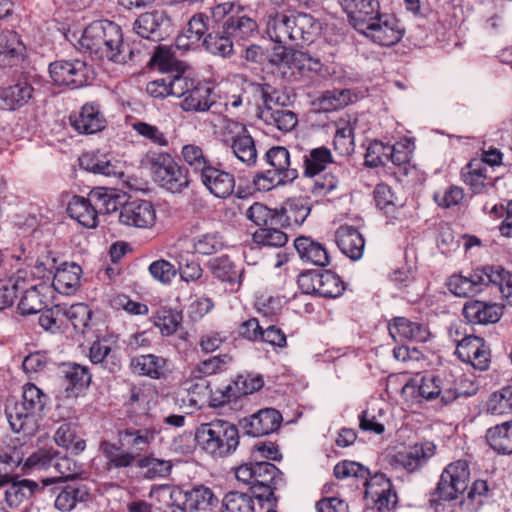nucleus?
<instances>
[{
	"label": "nucleus",
	"mask_w": 512,
	"mask_h": 512,
	"mask_svg": "<svg viewBox=\"0 0 512 512\" xmlns=\"http://www.w3.org/2000/svg\"><path fill=\"white\" fill-rule=\"evenodd\" d=\"M287 241V234L273 226L259 228L253 234V242L260 246L283 247Z\"/></svg>",
	"instance_id": "62"
},
{
	"label": "nucleus",
	"mask_w": 512,
	"mask_h": 512,
	"mask_svg": "<svg viewBox=\"0 0 512 512\" xmlns=\"http://www.w3.org/2000/svg\"><path fill=\"white\" fill-rule=\"evenodd\" d=\"M373 195L376 206L386 214L392 213L396 208L402 207L404 204L403 199L398 193L385 183L377 184Z\"/></svg>",
	"instance_id": "55"
},
{
	"label": "nucleus",
	"mask_w": 512,
	"mask_h": 512,
	"mask_svg": "<svg viewBox=\"0 0 512 512\" xmlns=\"http://www.w3.org/2000/svg\"><path fill=\"white\" fill-rule=\"evenodd\" d=\"M333 58L332 47L321 41L306 51L295 50L290 56L291 76L296 81L308 83L315 77H326L329 74L327 63Z\"/></svg>",
	"instance_id": "8"
},
{
	"label": "nucleus",
	"mask_w": 512,
	"mask_h": 512,
	"mask_svg": "<svg viewBox=\"0 0 512 512\" xmlns=\"http://www.w3.org/2000/svg\"><path fill=\"white\" fill-rule=\"evenodd\" d=\"M93 190L94 192H97L96 196H100L96 202L98 208H100V214L118 213L119 222L128 225V213L126 208L128 199L126 198V195H119L114 191L103 187H97Z\"/></svg>",
	"instance_id": "34"
},
{
	"label": "nucleus",
	"mask_w": 512,
	"mask_h": 512,
	"mask_svg": "<svg viewBox=\"0 0 512 512\" xmlns=\"http://www.w3.org/2000/svg\"><path fill=\"white\" fill-rule=\"evenodd\" d=\"M62 315L68 319L76 332L84 333L89 327L92 310L85 303H75L64 309Z\"/></svg>",
	"instance_id": "58"
},
{
	"label": "nucleus",
	"mask_w": 512,
	"mask_h": 512,
	"mask_svg": "<svg viewBox=\"0 0 512 512\" xmlns=\"http://www.w3.org/2000/svg\"><path fill=\"white\" fill-rule=\"evenodd\" d=\"M244 215L248 220L253 222L260 228L276 225L277 209L272 210L266 205L255 202L248 209H246Z\"/></svg>",
	"instance_id": "60"
},
{
	"label": "nucleus",
	"mask_w": 512,
	"mask_h": 512,
	"mask_svg": "<svg viewBox=\"0 0 512 512\" xmlns=\"http://www.w3.org/2000/svg\"><path fill=\"white\" fill-rule=\"evenodd\" d=\"M195 439L199 447L214 458L232 454L239 445L238 429L224 420L202 424Z\"/></svg>",
	"instance_id": "7"
},
{
	"label": "nucleus",
	"mask_w": 512,
	"mask_h": 512,
	"mask_svg": "<svg viewBox=\"0 0 512 512\" xmlns=\"http://www.w3.org/2000/svg\"><path fill=\"white\" fill-rule=\"evenodd\" d=\"M130 126L136 135L147 143L157 147H167L170 144L167 133L162 131L158 126L134 119Z\"/></svg>",
	"instance_id": "53"
},
{
	"label": "nucleus",
	"mask_w": 512,
	"mask_h": 512,
	"mask_svg": "<svg viewBox=\"0 0 512 512\" xmlns=\"http://www.w3.org/2000/svg\"><path fill=\"white\" fill-rule=\"evenodd\" d=\"M282 422V415L273 408L261 409L241 421L242 428L248 435L260 437L277 431Z\"/></svg>",
	"instance_id": "22"
},
{
	"label": "nucleus",
	"mask_w": 512,
	"mask_h": 512,
	"mask_svg": "<svg viewBox=\"0 0 512 512\" xmlns=\"http://www.w3.org/2000/svg\"><path fill=\"white\" fill-rule=\"evenodd\" d=\"M357 31L374 43L386 47L397 44L404 33L399 20L394 15L381 14L380 12L358 28Z\"/></svg>",
	"instance_id": "11"
},
{
	"label": "nucleus",
	"mask_w": 512,
	"mask_h": 512,
	"mask_svg": "<svg viewBox=\"0 0 512 512\" xmlns=\"http://www.w3.org/2000/svg\"><path fill=\"white\" fill-rule=\"evenodd\" d=\"M470 471L468 463L458 460L450 463L442 472L435 491L429 500L432 507L437 508L443 501L458 498L468 487Z\"/></svg>",
	"instance_id": "9"
},
{
	"label": "nucleus",
	"mask_w": 512,
	"mask_h": 512,
	"mask_svg": "<svg viewBox=\"0 0 512 512\" xmlns=\"http://www.w3.org/2000/svg\"><path fill=\"white\" fill-rule=\"evenodd\" d=\"M90 69L86 62L78 59L57 60L49 65V74L59 86L72 89L83 87L88 83Z\"/></svg>",
	"instance_id": "14"
},
{
	"label": "nucleus",
	"mask_w": 512,
	"mask_h": 512,
	"mask_svg": "<svg viewBox=\"0 0 512 512\" xmlns=\"http://www.w3.org/2000/svg\"><path fill=\"white\" fill-rule=\"evenodd\" d=\"M224 28L226 34L240 39H245L255 32L257 24L249 17L231 15L226 20Z\"/></svg>",
	"instance_id": "59"
},
{
	"label": "nucleus",
	"mask_w": 512,
	"mask_h": 512,
	"mask_svg": "<svg viewBox=\"0 0 512 512\" xmlns=\"http://www.w3.org/2000/svg\"><path fill=\"white\" fill-rule=\"evenodd\" d=\"M207 268L215 279L223 283L229 292H237L242 285L243 269L237 267L228 256L212 258Z\"/></svg>",
	"instance_id": "21"
},
{
	"label": "nucleus",
	"mask_w": 512,
	"mask_h": 512,
	"mask_svg": "<svg viewBox=\"0 0 512 512\" xmlns=\"http://www.w3.org/2000/svg\"><path fill=\"white\" fill-rule=\"evenodd\" d=\"M462 313L473 324L496 323L502 316V307L496 303L471 300L465 303Z\"/></svg>",
	"instance_id": "30"
},
{
	"label": "nucleus",
	"mask_w": 512,
	"mask_h": 512,
	"mask_svg": "<svg viewBox=\"0 0 512 512\" xmlns=\"http://www.w3.org/2000/svg\"><path fill=\"white\" fill-rule=\"evenodd\" d=\"M320 23L306 13L270 12L266 16L265 31L275 43L310 45L320 33Z\"/></svg>",
	"instance_id": "2"
},
{
	"label": "nucleus",
	"mask_w": 512,
	"mask_h": 512,
	"mask_svg": "<svg viewBox=\"0 0 512 512\" xmlns=\"http://www.w3.org/2000/svg\"><path fill=\"white\" fill-rule=\"evenodd\" d=\"M79 164L83 169L95 174L114 177H122L124 175V172L116 163L102 159L94 153H83L79 157Z\"/></svg>",
	"instance_id": "49"
},
{
	"label": "nucleus",
	"mask_w": 512,
	"mask_h": 512,
	"mask_svg": "<svg viewBox=\"0 0 512 512\" xmlns=\"http://www.w3.org/2000/svg\"><path fill=\"white\" fill-rule=\"evenodd\" d=\"M420 396L423 400H432L441 397V401L445 404L452 402L458 397V394L451 389L443 390L440 387V379L434 375L422 377L419 382Z\"/></svg>",
	"instance_id": "52"
},
{
	"label": "nucleus",
	"mask_w": 512,
	"mask_h": 512,
	"mask_svg": "<svg viewBox=\"0 0 512 512\" xmlns=\"http://www.w3.org/2000/svg\"><path fill=\"white\" fill-rule=\"evenodd\" d=\"M181 160L190 168L193 172L201 175L206 170L212 161L204 150L202 145L196 143H188L182 146L180 152Z\"/></svg>",
	"instance_id": "46"
},
{
	"label": "nucleus",
	"mask_w": 512,
	"mask_h": 512,
	"mask_svg": "<svg viewBox=\"0 0 512 512\" xmlns=\"http://www.w3.org/2000/svg\"><path fill=\"white\" fill-rule=\"evenodd\" d=\"M33 87L27 82H18L5 88L1 94V99L5 108L10 110L18 109L31 99Z\"/></svg>",
	"instance_id": "50"
},
{
	"label": "nucleus",
	"mask_w": 512,
	"mask_h": 512,
	"mask_svg": "<svg viewBox=\"0 0 512 512\" xmlns=\"http://www.w3.org/2000/svg\"><path fill=\"white\" fill-rule=\"evenodd\" d=\"M294 247L299 257L306 263L320 267H325L330 263V255L326 247L310 237L296 238Z\"/></svg>",
	"instance_id": "33"
},
{
	"label": "nucleus",
	"mask_w": 512,
	"mask_h": 512,
	"mask_svg": "<svg viewBox=\"0 0 512 512\" xmlns=\"http://www.w3.org/2000/svg\"><path fill=\"white\" fill-rule=\"evenodd\" d=\"M92 189L86 197L74 195L68 202L67 214L86 229H95L99 225L100 208L97 201L100 196Z\"/></svg>",
	"instance_id": "15"
},
{
	"label": "nucleus",
	"mask_w": 512,
	"mask_h": 512,
	"mask_svg": "<svg viewBox=\"0 0 512 512\" xmlns=\"http://www.w3.org/2000/svg\"><path fill=\"white\" fill-rule=\"evenodd\" d=\"M267 163L273 167V171L286 178V181H294L298 177L297 169L290 167V153L283 146H274L266 154Z\"/></svg>",
	"instance_id": "44"
},
{
	"label": "nucleus",
	"mask_w": 512,
	"mask_h": 512,
	"mask_svg": "<svg viewBox=\"0 0 512 512\" xmlns=\"http://www.w3.org/2000/svg\"><path fill=\"white\" fill-rule=\"evenodd\" d=\"M128 428L118 430L117 436L101 440L99 450L106 459L105 469L113 475L128 468Z\"/></svg>",
	"instance_id": "16"
},
{
	"label": "nucleus",
	"mask_w": 512,
	"mask_h": 512,
	"mask_svg": "<svg viewBox=\"0 0 512 512\" xmlns=\"http://www.w3.org/2000/svg\"><path fill=\"white\" fill-rule=\"evenodd\" d=\"M485 410L497 416L512 414V384L491 393L485 402Z\"/></svg>",
	"instance_id": "54"
},
{
	"label": "nucleus",
	"mask_w": 512,
	"mask_h": 512,
	"mask_svg": "<svg viewBox=\"0 0 512 512\" xmlns=\"http://www.w3.org/2000/svg\"><path fill=\"white\" fill-rule=\"evenodd\" d=\"M57 478H43L41 493L54 498V507L61 512H70L78 503L87 502L90 492L85 484L59 482Z\"/></svg>",
	"instance_id": "10"
},
{
	"label": "nucleus",
	"mask_w": 512,
	"mask_h": 512,
	"mask_svg": "<svg viewBox=\"0 0 512 512\" xmlns=\"http://www.w3.org/2000/svg\"><path fill=\"white\" fill-rule=\"evenodd\" d=\"M80 48L97 60L121 62L123 34L121 27L109 20L90 23L79 40Z\"/></svg>",
	"instance_id": "4"
},
{
	"label": "nucleus",
	"mask_w": 512,
	"mask_h": 512,
	"mask_svg": "<svg viewBox=\"0 0 512 512\" xmlns=\"http://www.w3.org/2000/svg\"><path fill=\"white\" fill-rule=\"evenodd\" d=\"M485 439L499 454H512V420L495 425L486 431Z\"/></svg>",
	"instance_id": "41"
},
{
	"label": "nucleus",
	"mask_w": 512,
	"mask_h": 512,
	"mask_svg": "<svg viewBox=\"0 0 512 512\" xmlns=\"http://www.w3.org/2000/svg\"><path fill=\"white\" fill-rule=\"evenodd\" d=\"M219 503L212 489L198 485L184 493L182 512H211Z\"/></svg>",
	"instance_id": "28"
},
{
	"label": "nucleus",
	"mask_w": 512,
	"mask_h": 512,
	"mask_svg": "<svg viewBox=\"0 0 512 512\" xmlns=\"http://www.w3.org/2000/svg\"><path fill=\"white\" fill-rule=\"evenodd\" d=\"M254 469L256 473L251 492L259 500H269L283 482V474L274 464L266 461L256 462Z\"/></svg>",
	"instance_id": "18"
},
{
	"label": "nucleus",
	"mask_w": 512,
	"mask_h": 512,
	"mask_svg": "<svg viewBox=\"0 0 512 512\" xmlns=\"http://www.w3.org/2000/svg\"><path fill=\"white\" fill-rule=\"evenodd\" d=\"M344 290L345 284L337 274L328 270L321 273L317 295L324 298H336L342 295Z\"/></svg>",
	"instance_id": "63"
},
{
	"label": "nucleus",
	"mask_w": 512,
	"mask_h": 512,
	"mask_svg": "<svg viewBox=\"0 0 512 512\" xmlns=\"http://www.w3.org/2000/svg\"><path fill=\"white\" fill-rule=\"evenodd\" d=\"M89 358L93 364H100L110 373H116L121 369V360L112 349L109 339L95 340L90 347Z\"/></svg>",
	"instance_id": "36"
},
{
	"label": "nucleus",
	"mask_w": 512,
	"mask_h": 512,
	"mask_svg": "<svg viewBox=\"0 0 512 512\" xmlns=\"http://www.w3.org/2000/svg\"><path fill=\"white\" fill-rule=\"evenodd\" d=\"M263 91L264 108L261 111V118L268 124L275 126L282 132H289L298 123L297 115L291 110L278 107V97Z\"/></svg>",
	"instance_id": "20"
},
{
	"label": "nucleus",
	"mask_w": 512,
	"mask_h": 512,
	"mask_svg": "<svg viewBox=\"0 0 512 512\" xmlns=\"http://www.w3.org/2000/svg\"><path fill=\"white\" fill-rule=\"evenodd\" d=\"M310 211L311 208L307 198H289L277 210L276 225L285 228L299 227L306 220Z\"/></svg>",
	"instance_id": "24"
},
{
	"label": "nucleus",
	"mask_w": 512,
	"mask_h": 512,
	"mask_svg": "<svg viewBox=\"0 0 512 512\" xmlns=\"http://www.w3.org/2000/svg\"><path fill=\"white\" fill-rule=\"evenodd\" d=\"M493 170L489 169L483 161L471 159L460 171L462 182L475 195L493 194L497 195V176L492 175Z\"/></svg>",
	"instance_id": "13"
},
{
	"label": "nucleus",
	"mask_w": 512,
	"mask_h": 512,
	"mask_svg": "<svg viewBox=\"0 0 512 512\" xmlns=\"http://www.w3.org/2000/svg\"><path fill=\"white\" fill-rule=\"evenodd\" d=\"M25 46L15 31L0 32V67H13L24 57Z\"/></svg>",
	"instance_id": "32"
},
{
	"label": "nucleus",
	"mask_w": 512,
	"mask_h": 512,
	"mask_svg": "<svg viewBox=\"0 0 512 512\" xmlns=\"http://www.w3.org/2000/svg\"><path fill=\"white\" fill-rule=\"evenodd\" d=\"M57 451L54 447L38 448L24 461L22 470L27 472L31 469L45 471L53 469Z\"/></svg>",
	"instance_id": "56"
},
{
	"label": "nucleus",
	"mask_w": 512,
	"mask_h": 512,
	"mask_svg": "<svg viewBox=\"0 0 512 512\" xmlns=\"http://www.w3.org/2000/svg\"><path fill=\"white\" fill-rule=\"evenodd\" d=\"M201 183L217 198H228L234 192L236 180L232 173L224 171L213 163L200 175Z\"/></svg>",
	"instance_id": "23"
},
{
	"label": "nucleus",
	"mask_w": 512,
	"mask_h": 512,
	"mask_svg": "<svg viewBox=\"0 0 512 512\" xmlns=\"http://www.w3.org/2000/svg\"><path fill=\"white\" fill-rule=\"evenodd\" d=\"M332 161V154L328 148L321 146L311 149L303 157L304 175L314 177L320 174Z\"/></svg>",
	"instance_id": "51"
},
{
	"label": "nucleus",
	"mask_w": 512,
	"mask_h": 512,
	"mask_svg": "<svg viewBox=\"0 0 512 512\" xmlns=\"http://www.w3.org/2000/svg\"><path fill=\"white\" fill-rule=\"evenodd\" d=\"M138 168L149 171L155 183L173 194L183 193L192 183L189 168L167 152L148 150L141 156Z\"/></svg>",
	"instance_id": "3"
},
{
	"label": "nucleus",
	"mask_w": 512,
	"mask_h": 512,
	"mask_svg": "<svg viewBox=\"0 0 512 512\" xmlns=\"http://www.w3.org/2000/svg\"><path fill=\"white\" fill-rule=\"evenodd\" d=\"M455 341L457 342L455 353L462 362L468 363L480 371L488 369L491 354L483 338L467 335L461 340L455 339Z\"/></svg>",
	"instance_id": "17"
},
{
	"label": "nucleus",
	"mask_w": 512,
	"mask_h": 512,
	"mask_svg": "<svg viewBox=\"0 0 512 512\" xmlns=\"http://www.w3.org/2000/svg\"><path fill=\"white\" fill-rule=\"evenodd\" d=\"M339 3L356 30L377 15L380 9L378 0H339Z\"/></svg>",
	"instance_id": "31"
},
{
	"label": "nucleus",
	"mask_w": 512,
	"mask_h": 512,
	"mask_svg": "<svg viewBox=\"0 0 512 512\" xmlns=\"http://www.w3.org/2000/svg\"><path fill=\"white\" fill-rule=\"evenodd\" d=\"M5 486H7L5 500L10 507H17L36 491L41 493V486L37 482L28 479L16 480L13 478Z\"/></svg>",
	"instance_id": "43"
},
{
	"label": "nucleus",
	"mask_w": 512,
	"mask_h": 512,
	"mask_svg": "<svg viewBox=\"0 0 512 512\" xmlns=\"http://www.w3.org/2000/svg\"><path fill=\"white\" fill-rule=\"evenodd\" d=\"M133 373L151 379H161L167 372V359L154 354L135 356L130 360Z\"/></svg>",
	"instance_id": "38"
},
{
	"label": "nucleus",
	"mask_w": 512,
	"mask_h": 512,
	"mask_svg": "<svg viewBox=\"0 0 512 512\" xmlns=\"http://www.w3.org/2000/svg\"><path fill=\"white\" fill-rule=\"evenodd\" d=\"M60 372L67 398L79 396L91 382L89 369L77 363L62 364Z\"/></svg>",
	"instance_id": "25"
},
{
	"label": "nucleus",
	"mask_w": 512,
	"mask_h": 512,
	"mask_svg": "<svg viewBox=\"0 0 512 512\" xmlns=\"http://www.w3.org/2000/svg\"><path fill=\"white\" fill-rule=\"evenodd\" d=\"M151 68H156L161 72L173 73L186 69L184 62L178 60L172 46L158 45L149 61Z\"/></svg>",
	"instance_id": "42"
},
{
	"label": "nucleus",
	"mask_w": 512,
	"mask_h": 512,
	"mask_svg": "<svg viewBox=\"0 0 512 512\" xmlns=\"http://www.w3.org/2000/svg\"><path fill=\"white\" fill-rule=\"evenodd\" d=\"M81 275V266L76 263H64L55 271L52 287L60 294L71 295L78 289Z\"/></svg>",
	"instance_id": "35"
},
{
	"label": "nucleus",
	"mask_w": 512,
	"mask_h": 512,
	"mask_svg": "<svg viewBox=\"0 0 512 512\" xmlns=\"http://www.w3.org/2000/svg\"><path fill=\"white\" fill-rule=\"evenodd\" d=\"M351 101V93L346 89H333L324 92L318 99L319 107L329 112L342 109Z\"/></svg>",
	"instance_id": "61"
},
{
	"label": "nucleus",
	"mask_w": 512,
	"mask_h": 512,
	"mask_svg": "<svg viewBox=\"0 0 512 512\" xmlns=\"http://www.w3.org/2000/svg\"><path fill=\"white\" fill-rule=\"evenodd\" d=\"M156 222V211L153 204L147 200L130 202V225L136 228H152Z\"/></svg>",
	"instance_id": "47"
},
{
	"label": "nucleus",
	"mask_w": 512,
	"mask_h": 512,
	"mask_svg": "<svg viewBox=\"0 0 512 512\" xmlns=\"http://www.w3.org/2000/svg\"><path fill=\"white\" fill-rule=\"evenodd\" d=\"M223 506L226 512H254L253 496L247 493L232 491L225 495Z\"/></svg>",
	"instance_id": "64"
},
{
	"label": "nucleus",
	"mask_w": 512,
	"mask_h": 512,
	"mask_svg": "<svg viewBox=\"0 0 512 512\" xmlns=\"http://www.w3.org/2000/svg\"><path fill=\"white\" fill-rule=\"evenodd\" d=\"M334 476L339 480L354 479L365 486V499L373 504L378 512H389L397 504V495L392 483L382 473L370 476V471L362 464L343 460L338 462L333 469Z\"/></svg>",
	"instance_id": "1"
},
{
	"label": "nucleus",
	"mask_w": 512,
	"mask_h": 512,
	"mask_svg": "<svg viewBox=\"0 0 512 512\" xmlns=\"http://www.w3.org/2000/svg\"><path fill=\"white\" fill-rule=\"evenodd\" d=\"M432 442L416 443L404 451L394 455V462L408 472H414L423 466L435 454Z\"/></svg>",
	"instance_id": "27"
},
{
	"label": "nucleus",
	"mask_w": 512,
	"mask_h": 512,
	"mask_svg": "<svg viewBox=\"0 0 512 512\" xmlns=\"http://www.w3.org/2000/svg\"><path fill=\"white\" fill-rule=\"evenodd\" d=\"M491 287H496L503 300L512 306V273L502 266L491 265Z\"/></svg>",
	"instance_id": "57"
},
{
	"label": "nucleus",
	"mask_w": 512,
	"mask_h": 512,
	"mask_svg": "<svg viewBox=\"0 0 512 512\" xmlns=\"http://www.w3.org/2000/svg\"><path fill=\"white\" fill-rule=\"evenodd\" d=\"M233 357L227 353L209 357L197 363L191 370V376L202 379L211 375L222 373L228 369Z\"/></svg>",
	"instance_id": "48"
},
{
	"label": "nucleus",
	"mask_w": 512,
	"mask_h": 512,
	"mask_svg": "<svg viewBox=\"0 0 512 512\" xmlns=\"http://www.w3.org/2000/svg\"><path fill=\"white\" fill-rule=\"evenodd\" d=\"M491 265L479 266L467 274L463 271L455 272L447 279L448 290L457 297H471L480 293L484 287L491 284Z\"/></svg>",
	"instance_id": "12"
},
{
	"label": "nucleus",
	"mask_w": 512,
	"mask_h": 512,
	"mask_svg": "<svg viewBox=\"0 0 512 512\" xmlns=\"http://www.w3.org/2000/svg\"><path fill=\"white\" fill-rule=\"evenodd\" d=\"M214 104L211 87L208 84L196 81L189 94L182 100L181 108L186 112H205Z\"/></svg>",
	"instance_id": "40"
},
{
	"label": "nucleus",
	"mask_w": 512,
	"mask_h": 512,
	"mask_svg": "<svg viewBox=\"0 0 512 512\" xmlns=\"http://www.w3.org/2000/svg\"><path fill=\"white\" fill-rule=\"evenodd\" d=\"M47 400V395L40 388L34 383H27L23 387L22 401L6 405L5 415L11 429L24 436L33 435Z\"/></svg>",
	"instance_id": "6"
},
{
	"label": "nucleus",
	"mask_w": 512,
	"mask_h": 512,
	"mask_svg": "<svg viewBox=\"0 0 512 512\" xmlns=\"http://www.w3.org/2000/svg\"><path fill=\"white\" fill-rule=\"evenodd\" d=\"M54 440L58 446L65 448L74 455H79L86 448V441L77 423H62L55 432Z\"/></svg>",
	"instance_id": "37"
},
{
	"label": "nucleus",
	"mask_w": 512,
	"mask_h": 512,
	"mask_svg": "<svg viewBox=\"0 0 512 512\" xmlns=\"http://www.w3.org/2000/svg\"><path fill=\"white\" fill-rule=\"evenodd\" d=\"M130 465L147 467V477H155L160 470L158 466H164V462L150 455V447L156 436L160 433L154 417L144 413L130 417Z\"/></svg>",
	"instance_id": "5"
},
{
	"label": "nucleus",
	"mask_w": 512,
	"mask_h": 512,
	"mask_svg": "<svg viewBox=\"0 0 512 512\" xmlns=\"http://www.w3.org/2000/svg\"><path fill=\"white\" fill-rule=\"evenodd\" d=\"M335 242L340 251L352 260L362 257L365 240L357 228L341 225L335 232Z\"/></svg>",
	"instance_id": "29"
},
{
	"label": "nucleus",
	"mask_w": 512,
	"mask_h": 512,
	"mask_svg": "<svg viewBox=\"0 0 512 512\" xmlns=\"http://www.w3.org/2000/svg\"><path fill=\"white\" fill-rule=\"evenodd\" d=\"M71 126L80 134H95L106 127V119L100 107L94 103H86L81 110L70 116Z\"/></svg>",
	"instance_id": "26"
},
{
	"label": "nucleus",
	"mask_w": 512,
	"mask_h": 512,
	"mask_svg": "<svg viewBox=\"0 0 512 512\" xmlns=\"http://www.w3.org/2000/svg\"><path fill=\"white\" fill-rule=\"evenodd\" d=\"M50 287L45 283L33 285L24 290L18 303V311L21 315L37 314L47 306L46 294Z\"/></svg>",
	"instance_id": "39"
},
{
	"label": "nucleus",
	"mask_w": 512,
	"mask_h": 512,
	"mask_svg": "<svg viewBox=\"0 0 512 512\" xmlns=\"http://www.w3.org/2000/svg\"><path fill=\"white\" fill-rule=\"evenodd\" d=\"M481 209L492 219H502L498 227L500 234L507 238L512 237V199L492 205L489 202H485Z\"/></svg>",
	"instance_id": "45"
},
{
	"label": "nucleus",
	"mask_w": 512,
	"mask_h": 512,
	"mask_svg": "<svg viewBox=\"0 0 512 512\" xmlns=\"http://www.w3.org/2000/svg\"><path fill=\"white\" fill-rule=\"evenodd\" d=\"M389 335L395 342L415 341L426 342L431 333L424 323L412 321L407 317L397 316L387 323Z\"/></svg>",
	"instance_id": "19"
}]
</instances>
